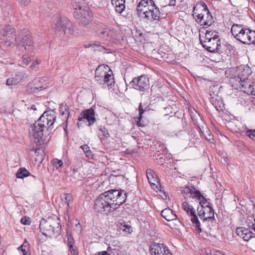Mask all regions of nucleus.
Masks as SVG:
<instances>
[{"mask_svg":"<svg viewBox=\"0 0 255 255\" xmlns=\"http://www.w3.org/2000/svg\"><path fill=\"white\" fill-rule=\"evenodd\" d=\"M112 3L115 6L116 11L119 13L125 9V0H112Z\"/></svg>","mask_w":255,"mask_h":255,"instance_id":"25","label":"nucleus"},{"mask_svg":"<svg viewBox=\"0 0 255 255\" xmlns=\"http://www.w3.org/2000/svg\"><path fill=\"white\" fill-rule=\"evenodd\" d=\"M96 255H110L107 251H102L97 253Z\"/></svg>","mask_w":255,"mask_h":255,"instance_id":"53","label":"nucleus"},{"mask_svg":"<svg viewBox=\"0 0 255 255\" xmlns=\"http://www.w3.org/2000/svg\"><path fill=\"white\" fill-rule=\"evenodd\" d=\"M212 102L213 103V105H215V104L213 103L214 102V98H212Z\"/></svg>","mask_w":255,"mask_h":255,"instance_id":"59","label":"nucleus"},{"mask_svg":"<svg viewBox=\"0 0 255 255\" xmlns=\"http://www.w3.org/2000/svg\"><path fill=\"white\" fill-rule=\"evenodd\" d=\"M119 249H122V247L119 245L118 241H114L111 244H109L108 247V251L111 252L113 254L116 252H118Z\"/></svg>","mask_w":255,"mask_h":255,"instance_id":"28","label":"nucleus"},{"mask_svg":"<svg viewBox=\"0 0 255 255\" xmlns=\"http://www.w3.org/2000/svg\"><path fill=\"white\" fill-rule=\"evenodd\" d=\"M21 255H29L28 243L26 241L17 248Z\"/></svg>","mask_w":255,"mask_h":255,"instance_id":"29","label":"nucleus"},{"mask_svg":"<svg viewBox=\"0 0 255 255\" xmlns=\"http://www.w3.org/2000/svg\"><path fill=\"white\" fill-rule=\"evenodd\" d=\"M46 77H40L35 78L31 82L29 83L27 86V90L30 93H37L47 87Z\"/></svg>","mask_w":255,"mask_h":255,"instance_id":"15","label":"nucleus"},{"mask_svg":"<svg viewBox=\"0 0 255 255\" xmlns=\"http://www.w3.org/2000/svg\"><path fill=\"white\" fill-rule=\"evenodd\" d=\"M197 215L200 219L206 217H215L214 211L212 206V204L204 207V208H200L199 206L197 209Z\"/></svg>","mask_w":255,"mask_h":255,"instance_id":"21","label":"nucleus"},{"mask_svg":"<svg viewBox=\"0 0 255 255\" xmlns=\"http://www.w3.org/2000/svg\"><path fill=\"white\" fill-rule=\"evenodd\" d=\"M54 164L55 166H57L59 167H61L63 165V162L61 160L58 159H55L54 160Z\"/></svg>","mask_w":255,"mask_h":255,"instance_id":"49","label":"nucleus"},{"mask_svg":"<svg viewBox=\"0 0 255 255\" xmlns=\"http://www.w3.org/2000/svg\"><path fill=\"white\" fill-rule=\"evenodd\" d=\"M32 176L33 178H34L35 179H36V177H35V176H33V175H32Z\"/></svg>","mask_w":255,"mask_h":255,"instance_id":"60","label":"nucleus"},{"mask_svg":"<svg viewBox=\"0 0 255 255\" xmlns=\"http://www.w3.org/2000/svg\"><path fill=\"white\" fill-rule=\"evenodd\" d=\"M127 193L118 190H110L101 194L95 200V212L107 215L125 202Z\"/></svg>","mask_w":255,"mask_h":255,"instance_id":"2","label":"nucleus"},{"mask_svg":"<svg viewBox=\"0 0 255 255\" xmlns=\"http://www.w3.org/2000/svg\"><path fill=\"white\" fill-rule=\"evenodd\" d=\"M99 129L101 131V134H99L101 140L110 137V134L106 128L100 127Z\"/></svg>","mask_w":255,"mask_h":255,"instance_id":"35","label":"nucleus"},{"mask_svg":"<svg viewBox=\"0 0 255 255\" xmlns=\"http://www.w3.org/2000/svg\"><path fill=\"white\" fill-rule=\"evenodd\" d=\"M27 77V76L26 73L24 72L19 73L18 74H17V81L20 82L24 80Z\"/></svg>","mask_w":255,"mask_h":255,"instance_id":"40","label":"nucleus"},{"mask_svg":"<svg viewBox=\"0 0 255 255\" xmlns=\"http://www.w3.org/2000/svg\"><path fill=\"white\" fill-rule=\"evenodd\" d=\"M64 111L62 112L61 116L63 120H66V121L68 120L70 113H69V106L67 105H65L64 106Z\"/></svg>","mask_w":255,"mask_h":255,"instance_id":"38","label":"nucleus"},{"mask_svg":"<svg viewBox=\"0 0 255 255\" xmlns=\"http://www.w3.org/2000/svg\"><path fill=\"white\" fill-rule=\"evenodd\" d=\"M181 194L187 200L192 199L197 201L200 208H204L212 204L194 186L185 187L181 190Z\"/></svg>","mask_w":255,"mask_h":255,"instance_id":"8","label":"nucleus"},{"mask_svg":"<svg viewBox=\"0 0 255 255\" xmlns=\"http://www.w3.org/2000/svg\"><path fill=\"white\" fill-rule=\"evenodd\" d=\"M146 176L151 187L153 189H157V184H158L159 182L156 174L151 169H148L146 170Z\"/></svg>","mask_w":255,"mask_h":255,"instance_id":"22","label":"nucleus"},{"mask_svg":"<svg viewBox=\"0 0 255 255\" xmlns=\"http://www.w3.org/2000/svg\"><path fill=\"white\" fill-rule=\"evenodd\" d=\"M214 38L219 39L218 33L215 31L207 30L206 32L204 39L211 40V39H213Z\"/></svg>","mask_w":255,"mask_h":255,"instance_id":"33","label":"nucleus"},{"mask_svg":"<svg viewBox=\"0 0 255 255\" xmlns=\"http://www.w3.org/2000/svg\"><path fill=\"white\" fill-rule=\"evenodd\" d=\"M229 125L232 129L236 132H244L246 129V128L242 123L237 119H234L229 122Z\"/></svg>","mask_w":255,"mask_h":255,"instance_id":"23","label":"nucleus"},{"mask_svg":"<svg viewBox=\"0 0 255 255\" xmlns=\"http://www.w3.org/2000/svg\"><path fill=\"white\" fill-rule=\"evenodd\" d=\"M169 5L171 6H174L176 4V0H169Z\"/></svg>","mask_w":255,"mask_h":255,"instance_id":"54","label":"nucleus"},{"mask_svg":"<svg viewBox=\"0 0 255 255\" xmlns=\"http://www.w3.org/2000/svg\"><path fill=\"white\" fill-rule=\"evenodd\" d=\"M200 41L202 46L210 52H215L217 51L218 47L220 44V39L214 38L211 39V40H208L206 39L202 40L200 38Z\"/></svg>","mask_w":255,"mask_h":255,"instance_id":"19","label":"nucleus"},{"mask_svg":"<svg viewBox=\"0 0 255 255\" xmlns=\"http://www.w3.org/2000/svg\"><path fill=\"white\" fill-rule=\"evenodd\" d=\"M247 224L249 228L238 227L236 230L237 234L246 241H248L252 238L255 237V227L254 223L249 220Z\"/></svg>","mask_w":255,"mask_h":255,"instance_id":"14","label":"nucleus"},{"mask_svg":"<svg viewBox=\"0 0 255 255\" xmlns=\"http://www.w3.org/2000/svg\"><path fill=\"white\" fill-rule=\"evenodd\" d=\"M62 200L63 204L67 205L66 208L70 207V204L72 202L73 197L71 194H64L62 196Z\"/></svg>","mask_w":255,"mask_h":255,"instance_id":"32","label":"nucleus"},{"mask_svg":"<svg viewBox=\"0 0 255 255\" xmlns=\"http://www.w3.org/2000/svg\"><path fill=\"white\" fill-rule=\"evenodd\" d=\"M161 215L167 221H171L176 220L177 216L173 212V210L169 208L163 209L161 213Z\"/></svg>","mask_w":255,"mask_h":255,"instance_id":"24","label":"nucleus"},{"mask_svg":"<svg viewBox=\"0 0 255 255\" xmlns=\"http://www.w3.org/2000/svg\"><path fill=\"white\" fill-rule=\"evenodd\" d=\"M254 21H255V17Z\"/></svg>","mask_w":255,"mask_h":255,"instance_id":"61","label":"nucleus"},{"mask_svg":"<svg viewBox=\"0 0 255 255\" xmlns=\"http://www.w3.org/2000/svg\"><path fill=\"white\" fill-rule=\"evenodd\" d=\"M200 128V130H201V128ZM201 131L207 140H208L211 143L213 142L214 139L213 138V135L212 134L211 132L210 131H208V130L207 131L206 134H205L204 132L202 131V130H201Z\"/></svg>","mask_w":255,"mask_h":255,"instance_id":"39","label":"nucleus"},{"mask_svg":"<svg viewBox=\"0 0 255 255\" xmlns=\"http://www.w3.org/2000/svg\"><path fill=\"white\" fill-rule=\"evenodd\" d=\"M92 47L95 51L102 52L103 53H106L107 49L101 45L98 44H89L87 47Z\"/></svg>","mask_w":255,"mask_h":255,"instance_id":"37","label":"nucleus"},{"mask_svg":"<svg viewBox=\"0 0 255 255\" xmlns=\"http://www.w3.org/2000/svg\"><path fill=\"white\" fill-rule=\"evenodd\" d=\"M34 62H35V64L37 65H39V64H40L41 61L36 59Z\"/></svg>","mask_w":255,"mask_h":255,"instance_id":"56","label":"nucleus"},{"mask_svg":"<svg viewBox=\"0 0 255 255\" xmlns=\"http://www.w3.org/2000/svg\"><path fill=\"white\" fill-rule=\"evenodd\" d=\"M84 151V152L86 154L87 156H89L91 153L90 148L88 145L85 144L84 145H82L80 147Z\"/></svg>","mask_w":255,"mask_h":255,"instance_id":"43","label":"nucleus"},{"mask_svg":"<svg viewBox=\"0 0 255 255\" xmlns=\"http://www.w3.org/2000/svg\"><path fill=\"white\" fill-rule=\"evenodd\" d=\"M200 219L201 223L198 217L197 218V221L195 220L193 224V226L196 229L199 233L211 230L213 226V223L216 220L215 217L206 216V217L202 218V219Z\"/></svg>","mask_w":255,"mask_h":255,"instance_id":"12","label":"nucleus"},{"mask_svg":"<svg viewBox=\"0 0 255 255\" xmlns=\"http://www.w3.org/2000/svg\"><path fill=\"white\" fill-rule=\"evenodd\" d=\"M138 109L139 118L141 119L142 117V115L144 112V110L143 109L141 103H140V105H139Z\"/></svg>","mask_w":255,"mask_h":255,"instance_id":"51","label":"nucleus"},{"mask_svg":"<svg viewBox=\"0 0 255 255\" xmlns=\"http://www.w3.org/2000/svg\"><path fill=\"white\" fill-rule=\"evenodd\" d=\"M124 229H123V231L124 232L127 234L130 233L132 231L131 227L129 225H124Z\"/></svg>","mask_w":255,"mask_h":255,"instance_id":"47","label":"nucleus"},{"mask_svg":"<svg viewBox=\"0 0 255 255\" xmlns=\"http://www.w3.org/2000/svg\"><path fill=\"white\" fill-rule=\"evenodd\" d=\"M247 135L252 139L255 140V129H249L246 132Z\"/></svg>","mask_w":255,"mask_h":255,"instance_id":"42","label":"nucleus"},{"mask_svg":"<svg viewBox=\"0 0 255 255\" xmlns=\"http://www.w3.org/2000/svg\"><path fill=\"white\" fill-rule=\"evenodd\" d=\"M182 208L190 217L192 224L195 220L197 221V218L198 217V215L196 214V210L192 205H190L188 202L185 201L182 204Z\"/></svg>","mask_w":255,"mask_h":255,"instance_id":"20","label":"nucleus"},{"mask_svg":"<svg viewBox=\"0 0 255 255\" xmlns=\"http://www.w3.org/2000/svg\"><path fill=\"white\" fill-rule=\"evenodd\" d=\"M20 222L23 225H29L31 223V220L29 217L24 216L21 218Z\"/></svg>","mask_w":255,"mask_h":255,"instance_id":"41","label":"nucleus"},{"mask_svg":"<svg viewBox=\"0 0 255 255\" xmlns=\"http://www.w3.org/2000/svg\"><path fill=\"white\" fill-rule=\"evenodd\" d=\"M247 71L249 72L248 73V75H250L251 72V69L249 68V67H248L247 68Z\"/></svg>","mask_w":255,"mask_h":255,"instance_id":"58","label":"nucleus"},{"mask_svg":"<svg viewBox=\"0 0 255 255\" xmlns=\"http://www.w3.org/2000/svg\"><path fill=\"white\" fill-rule=\"evenodd\" d=\"M74 16L79 23L84 26L89 24L92 19V12L86 7L74 10Z\"/></svg>","mask_w":255,"mask_h":255,"instance_id":"13","label":"nucleus"},{"mask_svg":"<svg viewBox=\"0 0 255 255\" xmlns=\"http://www.w3.org/2000/svg\"><path fill=\"white\" fill-rule=\"evenodd\" d=\"M245 28V27L244 25L234 24L231 27V33L234 37L237 39L239 34H240L242 32Z\"/></svg>","mask_w":255,"mask_h":255,"instance_id":"26","label":"nucleus"},{"mask_svg":"<svg viewBox=\"0 0 255 255\" xmlns=\"http://www.w3.org/2000/svg\"><path fill=\"white\" fill-rule=\"evenodd\" d=\"M30 175V172L24 167H21L17 171V178H23Z\"/></svg>","mask_w":255,"mask_h":255,"instance_id":"31","label":"nucleus"},{"mask_svg":"<svg viewBox=\"0 0 255 255\" xmlns=\"http://www.w3.org/2000/svg\"><path fill=\"white\" fill-rule=\"evenodd\" d=\"M39 150V149H36V148H33L31 150V151H33L35 153H37V151Z\"/></svg>","mask_w":255,"mask_h":255,"instance_id":"57","label":"nucleus"},{"mask_svg":"<svg viewBox=\"0 0 255 255\" xmlns=\"http://www.w3.org/2000/svg\"><path fill=\"white\" fill-rule=\"evenodd\" d=\"M69 250L72 255H78V252L76 250H75L73 248V246H72V248H69Z\"/></svg>","mask_w":255,"mask_h":255,"instance_id":"52","label":"nucleus"},{"mask_svg":"<svg viewBox=\"0 0 255 255\" xmlns=\"http://www.w3.org/2000/svg\"><path fill=\"white\" fill-rule=\"evenodd\" d=\"M112 33L113 32L109 28L105 27L98 32V34L101 38H103L107 40L112 37Z\"/></svg>","mask_w":255,"mask_h":255,"instance_id":"27","label":"nucleus"},{"mask_svg":"<svg viewBox=\"0 0 255 255\" xmlns=\"http://www.w3.org/2000/svg\"><path fill=\"white\" fill-rule=\"evenodd\" d=\"M16 84V80L14 78H8L6 80V85L7 86H12Z\"/></svg>","mask_w":255,"mask_h":255,"instance_id":"45","label":"nucleus"},{"mask_svg":"<svg viewBox=\"0 0 255 255\" xmlns=\"http://www.w3.org/2000/svg\"><path fill=\"white\" fill-rule=\"evenodd\" d=\"M18 2L22 5H27L30 1V0H17Z\"/></svg>","mask_w":255,"mask_h":255,"instance_id":"50","label":"nucleus"},{"mask_svg":"<svg viewBox=\"0 0 255 255\" xmlns=\"http://www.w3.org/2000/svg\"><path fill=\"white\" fill-rule=\"evenodd\" d=\"M108 69L109 67L107 65L98 66L95 71V78L97 83L102 85L103 88H111L115 84V80L112 71L111 73H108Z\"/></svg>","mask_w":255,"mask_h":255,"instance_id":"6","label":"nucleus"},{"mask_svg":"<svg viewBox=\"0 0 255 255\" xmlns=\"http://www.w3.org/2000/svg\"><path fill=\"white\" fill-rule=\"evenodd\" d=\"M138 17L153 23H158L161 12L153 0H141L136 6Z\"/></svg>","mask_w":255,"mask_h":255,"instance_id":"3","label":"nucleus"},{"mask_svg":"<svg viewBox=\"0 0 255 255\" xmlns=\"http://www.w3.org/2000/svg\"><path fill=\"white\" fill-rule=\"evenodd\" d=\"M71 176L78 180H81L83 178V175L80 173V170L77 168L73 169Z\"/></svg>","mask_w":255,"mask_h":255,"instance_id":"36","label":"nucleus"},{"mask_svg":"<svg viewBox=\"0 0 255 255\" xmlns=\"http://www.w3.org/2000/svg\"><path fill=\"white\" fill-rule=\"evenodd\" d=\"M52 27L56 32H60V35H66L68 37L74 33L72 24L66 17H56V20L52 21Z\"/></svg>","mask_w":255,"mask_h":255,"instance_id":"9","label":"nucleus"},{"mask_svg":"<svg viewBox=\"0 0 255 255\" xmlns=\"http://www.w3.org/2000/svg\"><path fill=\"white\" fill-rule=\"evenodd\" d=\"M151 255H173L163 244L152 243L149 247Z\"/></svg>","mask_w":255,"mask_h":255,"instance_id":"17","label":"nucleus"},{"mask_svg":"<svg viewBox=\"0 0 255 255\" xmlns=\"http://www.w3.org/2000/svg\"><path fill=\"white\" fill-rule=\"evenodd\" d=\"M56 113L53 111L43 113L37 121L31 127L30 134L34 138V142L42 144L50 139L49 134L55 128Z\"/></svg>","mask_w":255,"mask_h":255,"instance_id":"1","label":"nucleus"},{"mask_svg":"<svg viewBox=\"0 0 255 255\" xmlns=\"http://www.w3.org/2000/svg\"><path fill=\"white\" fill-rule=\"evenodd\" d=\"M85 120H86L88 122L89 126H91L95 122V111L92 108L84 110L81 113V117L78 119L77 125L78 127L80 126V123Z\"/></svg>","mask_w":255,"mask_h":255,"instance_id":"18","label":"nucleus"},{"mask_svg":"<svg viewBox=\"0 0 255 255\" xmlns=\"http://www.w3.org/2000/svg\"><path fill=\"white\" fill-rule=\"evenodd\" d=\"M29 53H27L28 54ZM31 61L30 58L28 56L27 53H25L23 55L22 57V60L19 61L18 65L21 66H24L27 65Z\"/></svg>","mask_w":255,"mask_h":255,"instance_id":"34","label":"nucleus"},{"mask_svg":"<svg viewBox=\"0 0 255 255\" xmlns=\"http://www.w3.org/2000/svg\"><path fill=\"white\" fill-rule=\"evenodd\" d=\"M68 239V246L69 248H72L73 246L74 241L71 237V235H67Z\"/></svg>","mask_w":255,"mask_h":255,"instance_id":"46","label":"nucleus"},{"mask_svg":"<svg viewBox=\"0 0 255 255\" xmlns=\"http://www.w3.org/2000/svg\"><path fill=\"white\" fill-rule=\"evenodd\" d=\"M36 65L35 64V62H33L31 65H30V68L31 69H34L36 67Z\"/></svg>","mask_w":255,"mask_h":255,"instance_id":"55","label":"nucleus"},{"mask_svg":"<svg viewBox=\"0 0 255 255\" xmlns=\"http://www.w3.org/2000/svg\"><path fill=\"white\" fill-rule=\"evenodd\" d=\"M39 228L42 234L49 238L57 237L60 235L61 227L60 219L57 217L42 219L39 224Z\"/></svg>","mask_w":255,"mask_h":255,"instance_id":"5","label":"nucleus"},{"mask_svg":"<svg viewBox=\"0 0 255 255\" xmlns=\"http://www.w3.org/2000/svg\"><path fill=\"white\" fill-rule=\"evenodd\" d=\"M130 85L135 90L142 93L148 92L150 88L149 78L144 75L134 78Z\"/></svg>","mask_w":255,"mask_h":255,"instance_id":"11","label":"nucleus"},{"mask_svg":"<svg viewBox=\"0 0 255 255\" xmlns=\"http://www.w3.org/2000/svg\"><path fill=\"white\" fill-rule=\"evenodd\" d=\"M85 0H72V4L74 10L85 7Z\"/></svg>","mask_w":255,"mask_h":255,"instance_id":"30","label":"nucleus"},{"mask_svg":"<svg viewBox=\"0 0 255 255\" xmlns=\"http://www.w3.org/2000/svg\"><path fill=\"white\" fill-rule=\"evenodd\" d=\"M114 255H128L126 251L122 248V249H119L118 252H116L113 254Z\"/></svg>","mask_w":255,"mask_h":255,"instance_id":"48","label":"nucleus"},{"mask_svg":"<svg viewBox=\"0 0 255 255\" xmlns=\"http://www.w3.org/2000/svg\"><path fill=\"white\" fill-rule=\"evenodd\" d=\"M236 82L235 84L238 85V84L241 86L242 90L245 93L249 95H255V83L248 79L245 80L244 78L243 80L239 76L231 78L230 82L234 83Z\"/></svg>","mask_w":255,"mask_h":255,"instance_id":"10","label":"nucleus"},{"mask_svg":"<svg viewBox=\"0 0 255 255\" xmlns=\"http://www.w3.org/2000/svg\"><path fill=\"white\" fill-rule=\"evenodd\" d=\"M237 40L245 44H255V31L245 28Z\"/></svg>","mask_w":255,"mask_h":255,"instance_id":"16","label":"nucleus"},{"mask_svg":"<svg viewBox=\"0 0 255 255\" xmlns=\"http://www.w3.org/2000/svg\"><path fill=\"white\" fill-rule=\"evenodd\" d=\"M193 16L195 21L202 26L211 25L214 22L213 17L207 5L203 1L197 2L193 8Z\"/></svg>","mask_w":255,"mask_h":255,"instance_id":"4","label":"nucleus"},{"mask_svg":"<svg viewBox=\"0 0 255 255\" xmlns=\"http://www.w3.org/2000/svg\"><path fill=\"white\" fill-rule=\"evenodd\" d=\"M208 255H225L219 251H216L215 250H211L209 253L207 252Z\"/></svg>","mask_w":255,"mask_h":255,"instance_id":"44","label":"nucleus"},{"mask_svg":"<svg viewBox=\"0 0 255 255\" xmlns=\"http://www.w3.org/2000/svg\"><path fill=\"white\" fill-rule=\"evenodd\" d=\"M33 41L31 33L26 29L19 33L18 42L17 43V52L21 53H30L33 50Z\"/></svg>","mask_w":255,"mask_h":255,"instance_id":"7","label":"nucleus"}]
</instances>
